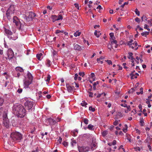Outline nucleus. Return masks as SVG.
<instances>
[{"label":"nucleus","mask_w":152,"mask_h":152,"mask_svg":"<svg viewBox=\"0 0 152 152\" xmlns=\"http://www.w3.org/2000/svg\"><path fill=\"white\" fill-rule=\"evenodd\" d=\"M134 149L135 150V151H140V148L138 147L135 148Z\"/></svg>","instance_id":"55"},{"label":"nucleus","mask_w":152,"mask_h":152,"mask_svg":"<svg viewBox=\"0 0 152 152\" xmlns=\"http://www.w3.org/2000/svg\"><path fill=\"white\" fill-rule=\"evenodd\" d=\"M116 141L115 140H114L113 141V142L112 143V145H115L116 144Z\"/></svg>","instance_id":"59"},{"label":"nucleus","mask_w":152,"mask_h":152,"mask_svg":"<svg viewBox=\"0 0 152 152\" xmlns=\"http://www.w3.org/2000/svg\"><path fill=\"white\" fill-rule=\"evenodd\" d=\"M74 49L78 51H81L83 49H84V48L83 46L82 47L77 44H74Z\"/></svg>","instance_id":"14"},{"label":"nucleus","mask_w":152,"mask_h":152,"mask_svg":"<svg viewBox=\"0 0 152 152\" xmlns=\"http://www.w3.org/2000/svg\"><path fill=\"white\" fill-rule=\"evenodd\" d=\"M14 7L13 5H11L7 10L6 15L8 19H10L11 15L14 13Z\"/></svg>","instance_id":"7"},{"label":"nucleus","mask_w":152,"mask_h":152,"mask_svg":"<svg viewBox=\"0 0 152 152\" xmlns=\"http://www.w3.org/2000/svg\"><path fill=\"white\" fill-rule=\"evenodd\" d=\"M126 45L128 46L130 48H131L132 49H134L135 50H137L138 48L137 42L134 41L132 39L128 41L126 43Z\"/></svg>","instance_id":"6"},{"label":"nucleus","mask_w":152,"mask_h":152,"mask_svg":"<svg viewBox=\"0 0 152 152\" xmlns=\"http://www.w3.org/2000/svg\"><path fill=\"white\" fill-rule=\"evenodd\" d=\"M126 63H124L123 64V65L124 66V68L125 69H127V67L126 66Z\"/></svg>","instance_id":"61"},{"label":"nucleus","mask_w":152,"mask_h":152,"mask_svg":"<svg viewBox=\"0 0 152 152\" xmlns=\"http://www.w3.org/2000/svg\"><path fill=\"white\" fill-rule=\"evenodd\" d=\"M140 19L138 18H136L135 19V20L136 22L139 23L140 22Z\"/></svg>","instance_id":"50"},{"label":"nucleus","mask_w":152,"mask_h":152,"mask_svg":"<svg viewBox=\"0 0 152 152\" xmlns=\"http://www.w3.org/2000/svg\"><path fill=\"white\" fill-rule=\"evenodd\" d=\"M50 77H51V76L50 75H48L47 78V79H46V81H47V82H49L50 80Z\"/></svg>","instance_id":"38"},{"label":"nucleus","mask_w":152,"mask_h":152,"mask_svg":"<svg viewBox=\"0 0 152 152\" xmlns=\"http://www.w3.org/2000/svg\"><path fill=\"white\" fill-rule=\"evenodd\" d=\"M78 77V75L77 74H76L75 75L74 79L75 80H77Z\"/></svg>","instance_id":"45"},{"label":"nucleus","mask_w":152,"mask_h":152,"mask_svg":"<svg viewBox=\"0 0 152 152\" xmlns=\"http://www.w3.org/2000/svg\"><path fill=\"white\" fill-rule=\"evenodd\" d=\"M66 87L68 91L69 92H72L74 88L73 87L71 86L68 84H66Z\"/></svg>","instance_id":"15"},{"label":"nucleus","mask_w":152,"mask_h":152,"mask_svg":"<svg viewBox=\"0 0 152 152\" xmlns=\"http://www.w3.org/2000/svg\"><path fill=\"white\" fill-rule=\"evenodd\" d=\"M4 102V99L0 97V112H1V110H2V108L1 106H2Z\"/></svg>","instance_id":"19"},{"label":"nucleus","mask_w":152,"mask_h":152,"mask_svg":"<svg viewBox=\"0 0 152 152\" xmlns=\"http://www.w3.org/2000/svg\"><path fill=\"white\" fill-rule=\"evenodd\" d=\"M115 39H110V42L111 44V47L112 48L114 47L115 48H117L118 46V44L117 41Z\"/></svg>","instance_id":"12"},{"label":"nucleus","mask_w":152,"mask_h":152,"mask_svg":"<svg viewBox=\"0 0 152 152\" xmlns=\"http://www.w3.org/2000/svg\"><path fill=\"white\" fill-rule=\"evenodd\" d=\"M94 126L93 125H92L91 124H89L88 125L87 128L89 130H94Z\"/></svg>","instance_id":"28"},{"label":"nucleus","mask_w":152,"mask_h":152,"mask_svg":"<svg viewBox=\"0 0 152 152\" xmlns=\"http://www.w3.org/2000/svg\"><path fill=\"white\" fill-rule=\"evenodd\" d=\"M78 132V131L77 129L75 130L71 131V134L74 136H76Z\"/></svg>","instance_id":"18"},{"label":"nucleus","mask_w":152,"mask_h":152,"mask_svg":"<svg viewBox=\"0 0 152 152\" xmlns=\"http://www.w3.org/2000/svg\"><path fill=\"white\" fill-rule=\"evenodd\" d=\"M79 152H87L89 149L88 147H80L78 148Z\"/></svg>","instance_id":"13"},{"label":"nucleus","mask_w":152,"mask_h":152,"mask_svg":"<svg viewBox=\"0 0 152 152\" xmlns=\"http://www.w3.org/2000/svg\"><path fill=\"white\" fill-rule=\"evenodd\" d=\"M22 91V88H19L18 90H17V92L19 93H21Z\"/></svg>","instance_id":"52"},{"label":"nucleus","mask_w":152,"mask_h":152,"mask_svg":"<svg viewBox=\"0 0 152 152\" xmlns=\"http://www.w3.org/2000/svg\"><path fill=\"white\" fill-rule=\"evenodd\" d=\"M63 145L65 146H66L68 145V143L67 142L65 141H64L62 143Z\"/></svg>","instance_id":"47"},{"label":"nucleus","mask_w":152,"mask_h":152,"mask_svg":"<svg viewBox=\"0 0 152 152\" xmlns=\"http://www.w3.org/2000/svg\"><path fill=\"white\" fill-rule=\"evenodd\" d=\"M13 22L15 23L17 26H20L19 28L20 30H21L22 31L23 29V25L21 24V23L19 20L16 17L14 16L13 17Z\"/></svg>","instance_id":"9"},{"label":"nucleus","mask_w":152,"mask_h":152,"mask_svg":"<svg viewBox=\"0 0 152 152\" xmlns=\"http://www.w3.org/2000/svg\"><path fill=\"white\" fill-rule=\"evenodd\" d=\"M46 120L47 122L49 123V125L51 126V130H53L55 127L54 126H56V121L51 118H48Z\"/></svg>","instance_id":"10"},{"label":"nucleus","mask_w":152,"mask_h":152,"mask_svg":"<svg viewBox=\"0 0 152 152\" xmlns=\"http://www.w3.org/2000/svg\"><path fill=\"white\" fill-rule=\"evenodd\" d=\"M42 54V53H40L39 54L37 55V57L38 59L39 60H41L43 58Z\"/></svg>","instance_id":"17"},{"label":"nucleus","mask_w":152,"mask_h":152,"mask_svg":"<svg viewBox=\"0 0 152 152\" xmlns=\"http://www.w3.org/2000/svg\"><path fill=\"white\" fill-rule=\"evenodd\" d=\"M135 12L136 13V14L138 16L140 15V12L137 9H136L135 10Z\"/></svg>","instance_id":"40"},{"label":"nucleus","mask_w":152,"mask_h":152,"mask_svg":"<svg viewBox=\"0 0 152 152\" xmlns=\"http://www.w3.org/2000/svg\"><path fill=\"white\" fill-rule=\"evenodd\" d=\"M3 124L7 128L9 127V121L7 117V115L6 113H4L3 115Z\"/></svg>","instance_id":"8"},{"label":"nucleus","mask_w":152,"mask_h":152,"mask_svg":"<svg viewBox=\"0 0 152 152\" xmlns=\"http://www.w3.org/2000/svg\"><path fill=\"white\" fill-rule=\"evenodd\" d=\"M16 73L17 74V75H15V77H19L20 75V74L19 72H16Z\"/></svg>","instance_id":"51"},{"label":"nucleus","mask_w":152,"mask_h":152,"mask_svg":"<svg viewBox=\"0 0 152 152\" xmlns=\"http://www.w3.org/2000/svg\"><path fill=\"white\" fill-rule=\"evenodd\" d=\"M22 138V134L19 132H15L11 133L10 139L13 141H18L20 142Z\"/></svg>","instance_id":"3"},{"label":"nucleus","mask_w":152,"mask_h":152,"mask_svg":"<svg viewBox=\"0 0 152 152\" xmlns=\"http://www.w3.org/2000/svg\"><path fill=\"white\" fill-rule=\"evenodd\" d=\"M24 104L26 108L29 110L31 111L33 107V102L30 101H27Z\"/></svg>","instance_id":"11"},{"label":"nucleus","mask_w":152,"mask_h":152,"mask_svg":"<svg viewBox=\"0 0 152 152\" xmlns=\"http://www.w3.org/2000/svg\"><path fill=\"white\" fill-rule=\"evenodd\" d=\"M23 13H25V14L23 15V17L28 21L32 20L33 18L35 16V14L31 12H27L25 11Z\"/></svg>","instance_id":"4"},{"label":"nucleus","mask_w":152,"mask_h":152,"mask_svg":"<svg viewBox=\"0 0 152 152\" xmlns=\"http://www.w3.org/2000/svg\"><path fill=\"white\" fill-rule=\"evenodd\" d=\"M149 26L147 24H145L144 26V28L145 29H147L148 31H150V29L148 28Z\"/></svg>","instance_id":"32"},{"label":"nucleus","mask_w":152,"mask_h":152,"mask_svg":"<svg viewBox=\"0 0 152 152\" xmlns=\"http://www.w3.org/2000/svg\"><path fill=\"white\" fill-rule=\"evenodd\" d=\"M38 147L36 148L35 149L31 151V152H38Z\"/></svg>","instance_id":"49"},{"label":"nucleus","mask_w":152,"mask_h":152,"mask_svg":"<svg viewBox=\"0 0 152 152\" xmlns=\"http://www.w3.org/2000/svg\"><path fill=\"white\" fill-rule=\"evenodd\" d=\"M121 105L122 106H123L124 107H127V105L126 104H121Z\"/></svg>","instance_id":"62"},{"label":"nucleus","mask_w":152,"mask_h":152,"mask_svg":"<svg viewBox=\"0 0 152 152\" xmlns=\"http://www.w3.org/2000/svg\"><path fill=\"white\" fill-rule=\"evenodd\" d=\"M5 34L10 40H15L18 38L17 35L15 33H13L10 30L5 29Z\"/></svg>","instance_id":"5"},{"label":"nucleus","mask_w":152,"mask_h":152,"mask_svg":"<svg viewBox=\"0 0 152 152\" xmlns=\"http://www.w3.org/2000/svg\"><path fill=\"white\" fill-rule=\"evenodd\" d=\"M99 84V82L98 81H97L96 82H94L93 84V86H96L97 85Z\"/></svg>","instance_id":"64"},{"label":"nucleus","mask_w":152,"mask_h":152,"mask_svg":"<svg viewBox=\"0 0 152 152\" xmlns=\"http://www.w3.org/2000/svg\"><path fill=\"white\" fill-rule=\"evenodd\" d=\"M13 113L18 117L23 118L26 114V110L23 107L19 104H14L12 107Z\"/></svg>","instance_id":"1"},{"label":"nucleus","mask_w":152,"mask_h":152,"mask_svg":"<svg viewBox=\"0 0 152 152\" xmlns=\"http://www.w3.org/2000/svg\"><path fill=\"white\" fill-rule=\"evenodd\" d=\"M125 127L126 128H125L123 130V131L124 132H126L127 131V125L125 124Z\"/></svg>","instance_id":"37"},{"label":"nucleus","mask_w":152,"mask_h":152,"mask_svg":"<svg viewBox=\"0 0 152 152\" xmlns=\"http://www.w3.org/2000/svg\"><path fill=\"white\" fill-rule=\"evenodd\" d=\"M89 109L92 112H94L95 111V109L93 108L92 106L89 107Z\"/></svg>","instance_id":"39"},{"label":"nucleus","mask_w":152,"mask_h":152,"mask_svg":"<svg viewBox=\"0 0 152 152\" xmlns=\"http://www.w3.org/2000/svg\"><path fill=\"white\" fill-rule=\"evenodd\" d=\"M136 113V111L134 109L132 111V113L133 114H135Z\"/></svg>","instance_id":"54"},{"label":"nucleus","mask_w":152,"mask_h":152,"mask_svg":"<svg viewBox=\"0 0 152 152\" xmlns=\"http://www.w3.org/2000/svg\"><path fill=\"white\" fill-rule=\"evenodd\" d=\"M88 119L84 118L83 119V122L86 124H88Z\"/></svg>","instance_id":"36"},{"label":"nucleus","mask_w":152,"mask_h":152,"mask_svg":"<svg viewBox=\"0 0 152 152\" xmlns=\"http://www.w3.org/2000/svg\"><path fill=\"white\" fill-rule=\"evenodd\" d=\"M15 70L16 72H22L23 71V69L20 67H16L15 68Z\"/></svg>","instance_id":"21"},{"label":"nucleus","mask_w":152,"mask_h":152,"mask_svg":"<svg viewBox=\"0 0 152 152\" xmlns=\"http://www.w3.org/2000/svg\"><path fill=\"white\" fill-rule=\"evenodd\" d=\"M64 31L63 30L60 31L59 30H57L56 31V34H58V33H64Z\"/></svg>","instance_id":"43"},{"label":"nucleus","mask_w":152,"mask_h":152,"mask_svg":"<svg viewBox=\"0 0 152 152\" xmlns=\"http://www.w3.org/2000/svg\"><path fill=\"white\" fill-rule=\"evenodd\" d=\"M94 141V140H93V143L91 146V149L92 150H94L97 147V144L95 142H93Z\"/></svg>","instance_id":"16"},{"label":"nucleus","mask_w":152,"mask_h":152,"mask_svg":"<svg viewBox=\"0 0 152 152\" xmlns=\"http://www.w3.org/2000/svg\"><path fill=\"white\" fill-rule=\"evenodd\" d=\"M89 96L90 97H92L93 96V93L91 92H89Z\"/></svg>","instance_id":"56"},{"label":"nucleus","mask_w":152,"mask_h":152,"mask_svg":"<svg viewBox=\"0 0 152 152\" xmlns=\"http://www.w3.org/2000/svg\"><path fill=\"white\" fill-rule=\"evenodd\" d=\"M105 61L107 62L108 64L109 65H112V61L111 60H105Z\"/></svg>","instance_id":"42"},{"label":"nucleus","mask_w":152,"mask_h":152,"mask_svg":"<svg viewBox=\"0 0 152 152\" xmlns=\"http://www.w3.org/2000/svg\"><path fill=\"white\" fill-rule=\"evenodd\" d=\"M74 5L77 8L78 10L79 9V7L78 4L75 3L74 4Z\"/></svg>","instance_id":"46"},{"label":"nucleus","mask_w":152,"mask_h":152,"mask_svg":"<svg viewBox=\"0 0 152 152\" xmlns=\"http://www.w3.org/2000/svg\"><path fill=\"white\" fill-rule=\"evenodd\" d=\"M143 89L142 88H140V93L141 94H142L143 93Z\"/></svg>","instance_id":"63"},{"label":"nucleus","mask_w":152,"mask_h":152,"mask_svg":"<svg viewBox=\"0 0 152 152\" xmlns=\"http://www.w3.org/2000/svg\"><path fill=\"white\" fill-rule=\"evenodd\" d=\"M58 17L57 16V19H58V20H62L63 19V17L61 15H58Z\"/></svg>","instance_id":"41"},{"label":"nucleus","mask_w":152,"mask_h":152,"mask_svg":"<svg viewBox=\"0 0 152 152\" xmlns=\"http://www.w3.org/2000/svg\"><path fill=\"white\" fill-rule=\"evenodd\" d=\"M107 134V131L106 130H105L102 132V134L103 137L105 136Z\"/></svg>","instance_id":"30"},{"label":"nucleus","mask_w":152,"mask_h":152,"mask_svg":"<svg viewBox=\"0 0 152 152\" xmlns=\"http://www.w3.org/2000/svg\"><path fill=\"white\" fill-rule=\"evenodd\" d=\"M50 61L49 60H47V65L48 66H50Z\"/></svg>","instance_id":"44"},{"label":"nucleus","mask_w":152,"mask_h":152,"mask_svg":"<svg viewBox=\"0 0 152 152\" xmlns=\"http://www.w3.org/2000/svg\"><path fill=\"white\" fill-rule=\"evenodd\" d=\"M149 31H145L142 33L141 34V35L142 36H144L145 37H146L147 35H148L149 34Z\"/></svg>","instance_id":"26"},{"label":"nucleus","mask_w":152,"mask_h":152,"mask_svg":"<svg viewBox=\"0 0 152 152\" xmlns=\"http://www.w3.org/2000/svg\"><path fill=\"white\" fill-rule=\"evenodd\" d=\"M80 32H79L78 31H77L74 33V35L75 37H77L78 36H79L80 35Z\"/></svg>","instance_id":"29"},{"label":"nucleus","mask_w":152,"mask_h":152,"mask_svg":"<svg viewBox=\"0 0 152 152\" xmlns=\"http://www.w3.org/2000/svg\"><path fill=\"white\" fill-rule=\"evenodd\" d=\"M141 19L142 21L147 20V18L145 16L143 15L141 17Z\"/></svg>","instance_id":"34"},{"label":"nucleus","mask_w":152,"mask_h":152,"mask_svg":"<svg viewBox=\"0 0 152 152\" xmlns=\"http://www.w3.org/2000/svg\"><path fill=\"white\" fill-rule=\"evenodd\" d=\"M76 140H73L72 142V146H73L74 145V144H76Z\"/></svg>","instance_id":"57"},{"label":"nucleus","mask_w":152,"mask_h":152,"mask_svg":"<svg viewBox=\"0 0 152 152\" xmlns=\"http://www.w3.org/2000/svg\"><path fill=\"white\" fill-rule=\"evenodd\" d=\"M94 34L96 36V37L98 38L99 37L100 35H101V33L100 31H97V30L95 31Z\"/></svg>","instance_id":"20"},{"label":"nucleus","mask_w":152,"mask_h":152,"mask_svg":"<svg viewBox=\"0 0 152 152\" xmlns=\"http://www.w3.org/2000/svg\"><path fill=\"white\" fill-rule=\"evenodd\" d=\"M84 72H80L79 73V75L80 76H82V77H83L84 75Z\"/></svg>","instance_id":"53"},{"label":"nucleus","mask_w":152,"mask_h":152,"mask_svg":"<svg viewBox=\"0 0 152 152\" xmlns=\"http://www.w3.org/2000/svg\"><path fill=\"white\" fill-rule=\"evenodd\" d=\"M33 80V77L31 74L28 72L23 80V86L25 88H29V86L31 84Z\"/></svg>","instance_id":"2"},{"label":"nucleus","mask_w":152,"mask_h":152,"mask_svg":"<svg viewBox=\"0 0 152 152\" xmlns=\"http://www.w3.org/2000/svg\"><path fill=\"white\" fill-rule=\"evenodd\" d=\"M52 19V21L54 22L56 21H58L57 16L56 15H52L51 17Z\"/></svg>","instance_id":"22"},{"label":"nucleus","mask_w":152,"mask_h":152,"mask_svg":"<svg viewBox=\"0 0 152 152\" xmlns=\"http://www.w3.org/2000/svg\"><path fill=\"white\" fill-rule=\"evenodd\" d=\"M113 124L115 126L117 125V124H118V121H115L113 122Z\"/></svg>","instance_id":"60"},{"label":"nucleus","mask_w":152,"mask_h":152,"mask_svg":"<svg viewBox=\"0 0 152 152\" xmlns=\"http://www.w3.org/2000/svg\"><path fill=\"white\" fill-rule=\"evenodd\" d=\"M130 76H131V78L132 79H134V78H136L137 77L136 75L133 73V72H132L130 74Z\"/></svg>","instance_id":"25"},{"label":"nucleus","mask_w":152,"mask_h":152,"mask_svg":"<svg viewBox=\"0 0 152 152\" xmlns=\"http://www.w3.org/2000/svg\"><path fill=\"white\" fill-rule=\"evenodd\" d=\"M135 132L136 133H137L138 134H139L140 133V130H138L137 129H135Z\"/></svg>","instance_id":"48"},{"label":"nucleus","mask_w":152,"mask_h":152,"mask_svg":"<svg viewBox=\"0 0 152 152\" xmlns=\"http://www.w3.org/2000/svg\"><path fill=\"white\" fill-rule=\"evenodd\" d=\"M81 104L82 106L86 107L87 104L86 102L83 101H82V103H81Z\"/></svg>","instance_id":"31"},{"label":"nucleus","mask_w":152,"mask_h":152,"mask_svg":"<svg viewBox=\"0 0 152 152\" xmlns=\"http://www.w3.org/2000/svg\"><path fill=\"white\" fill-rule=\"evenodd\" d=\"M110 39H115L114 36V34L113 33H111L110 34Z\"/></svg>","instance_id":"33"},{"label":"nucleus","mask_w":152,"mask_h":152,"mask_svg":"<svg viewBox=\"0 0 152 152\" xmlns=\"http://www.w3.org/2000/svg\"><path fill=\"white\" fill-rule=\"evenodd\" d=\"M57 53V51L53 50V51L52 52V56H53V57H55V56L56 55Z\"/></svg>","instance_id":"35"},{"label":"nucleus","mask_w":152,"mask_h":152,"mask_svg":"<svg viewBox=\"0 0 152 152\" xmlns=\"http://www.w3.org/2000/svg\"><path fill=\"white\" fill-rule=\"evenodd\" d=\"M129 56H128V57L129 59L132 60L134 59L133 56H132L133 53L132 52L129 53Z\"/></svg>","instance_id":"24"},{"label":"nucleus","mask_w":152,"mask_h":152,"mask_svg":"<svg viewBox=\"0 0 152 152\" xmlns=\"http://www.w3.org/2000/svg\"><path fill=\"white\" fill-rule=\"evenodd\" d=\"M9 53L8 54V58L9 59H11L13 57V52L12 51H11L10 52V54H9Z\"/></svg>","instance_id":"23"},{"label":"nucleus","mask_w":152,"mask_h":152,"mask_svg":"<svg viewBox=\"0 0 152 152\" xmlns=\"http://www.w3.org/2000/svg\"><path fill=\"white\" fill-rule=\"evenodd\" d=\"M146 103L147 104H150V101L149 100V99H146Z\"/></svg>","instance_id":"58"},{"label":"nucleus","mask_w":152,"mask_h":152,"mask_svg":"<svg viewBox=\"0 0 152 152\" xmlns=\"http://www.w3.org/2000/svg\"><path fill=\"white\" fill-rule=\"evenodd\" d=\"M95 74L94 73H91V74L90 79H92L93 81L95 80Z\"/></svg>","instance_id":"27"}]
</instances>
